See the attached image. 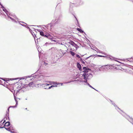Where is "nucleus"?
I'll use <instances>...</instances> for the list:
<instances>
[{
  "instance_id": "nucleus-8",
  "label": "nucleus",
  "mask_w": 133,
  "mask_h": 133,
  "mask_svg": "<svg viewBox=\"0 0 133 133\" xmlns=\"http://www.w3.org/2000/svg\"><path fill=\"white\" fill-rule=\"evenodd\" d=\"M11 127L10 126L9 128H6L5 127H1L0 128H4L5 129H6V130H7L9 131H10V130H11Z\"/></svg>"
},
{
  "instance_id": "nucleus-33",
  "label": "nucleus",
  "mask_w": 133,
  "mask_h": 133,
  "mask_svg": "<svg viewBox=\"0 0 133 133\" xmlns=\"http://www.w3.org/2000/svg\"><path fill=\"white\" fill-rule=\"evenodd\" d=\"M25 79V77H23L21 78V79Z\"/></svg>"
},
{
  "instance_id": "nucleus-22",
  "label": "nucleus",
  "mask_w": 133,
  "mask_h": 133,
  "mask_svg": "<svg viewBox=\"0 0 133 133\" xmlns=\"http://www.w3.org/2000/svg\"><path fill=\"white\" fill-rule=\"evenodd\" d=\"M72 45H73V46H74L75 47H76L77 46V45L75 43H74V42L73 43Z\"/></svg>"
},
{
  "instance_id": "nucleus-9",
  "label": "nucleus",
  "mask_w": 133,
  "mask_h": 133,
  "mask_svg": "<svg viewBox=\"0 0 133 133\" xmlns=\"http://www.w3.org/2000/svg\"><path fill=\"white\" fill-rule=\"evenodd\" d=\"M77 66L79 70H81V66L80 64L78 63H77Z\"/></svg>"
},
{
  "instance_id": "nucleus-31",
  "label": "nucleus",
  "mask_w": 133,
  "mask_h": 133,
  "mask_svg": "<svg viewBox=\"0 0 133 133\" xmlns=\"http://www.w3.org/2000/svg\"><path fill=\"white\" fill-rule=\"evenodd\" d=\"M97 56H98V57H104V56H102V55H97Z\"/></svg>"
},
{
  "instance_id": "nucleus-36",
  "label": "nucleus",
  "mask_w": 133,
  "mask_h": 133,
  "mask_svg": "<svg viewBox=\"0 0 133 133\" xmlns=\"http://www.w3.org/2000/svg\"><path fill=\"white\" fill-rule=\"evenodd\" d=\"M5 121V120H4V122L3 123V124H4V122Z\"/></svg>"
},
{
  "instance_id": "nucleus-4",
  "label": "nucleus",
  "mask_w": 133,
  "mask_h": 133,
  "mask_svg": "<svg viewBox=\"0 0 133 133\" xmlns=\"http://www.w3.org/2000/svg\"><path fill=\"white\" fill-rule=\"evenodd\" d=\"M59 21V19L57 18L55 20H53L52 22V23L56 24L58 23Z\"/></svg>"
},
{
  "instance_id": "nucleus-28",
  "label": "nucleus",
  "mask_w": 133,
  "mask_h": 133,
  "mask_svg": "<svg viewBox=\"0 0 133 133\" xmlns=\"http://www.w3.org/2000/svg\"><path fill=\"white\" fill-rule=\"evenodd\" d=\"M48 35H47V34L46 35H44V36H44V37H45L47 38Z\"/></svg>"
},
{
  "instance_id": "nucleus-17",
  "label": "nucleus",
  "mask_w": 133,
  "mask_h": 133,
  "mask_svg": "<svg viewBox=\"0 0 133 133\" xmlns=\"http://www.w3.org/2000/svg\"><path fill=\"white\" fill-rule=\"evenodd\" d=\"M33 82H31L30 83L28 84V85L30 87H32V85L33 84Z\"/></svg>"
},
{
  "instance_id": "nucleus-13",
  "label": "nucleus",
  "mask_w": 133,
  "mask_h": 133,
  "mask_svg": "<svg viewBox=\"0 0 133 133\" xmlns=\"http://www.w3.org/2000/svg\"><path fill=\"white\" fill-rule=\"evenodd\" d=\"M48 82H49V83H50L51 84H57L56 83V82L49 81Z\"/></svg>"
},
{
  "instance_id": "nucleus-37",
  "label": "nucleus",
  "mask_w": 133,
  "mask_h": 133,
  "mask_svg": "<svg viewBox=\"0 0 133 133\" xmlns=\"http://www.w3.org/2000/svg\"><path fill=\"white\" fill-rule=\"evenodd\" d=\"M55 86V87H57V85H54Z\"/></svg>"
},
{
  "instance_id": "nucleus-45",
  "label": "nucleus",
  "mask_w": 133,
  "mask_h": 133,
  "mask_svg": "<svg viewBox=\"0 0 133 133\" xmlns=\"http://www.w3.org/2000/svg\"><path fill=\"white\" fill-rule=\"evenodd\" d=\"M0 81H1V80H0Z\"/></svg>"
},
{
  "instance_id": "nucleus-34",
  "label": "nucleus",
  "mask_w": 133,
  "mask_h": 133,
  "mask_svg": "<svg viewBox=\"0 0 133 133\" xmlns=\"http://www.w3.org/2000/svg\"><path fill=\"white\" fill-rule=\"evenodd\" d=\"M40 77L41 78L42 77H43L42 76H40Z\"/></svg>"
},
{
  "instance_id": "nucleus-26",
  "label": "nucleus",
  "mask_w": 133,
  "mask_h": 133,
  "mask_svg": "<svg viewBox=\"0 0 133 133\" xmlns=\"http://www.w3.org/2000/svg\"><path fill=\"white\" fill-rule=\"evenodd\" d=\"M43 85H46V86H47L48 85H49L50 84H43Z\"/></svg>"
},
{
  "instance_id": "nucleus-7",
  "label": "nucleus",
  "mask_w": 133,
  "mask_h": 133,
  "mask_svg": "<svg viewBox=\"0 0 133 133\" xmlns=\"http://www.w3.org/2000/svg\"><path fill=\"white\" fill-rule=\"evenodd\" d=\"M10 14L9 13V16L8 17H9L10 18L11 20H12V21H14V22H15V23H17V21H16V19H17V18H16V17L15 18V19H14L13 18H12V17H10Z\"/></svg>"
},
{
  "instance_id": "nucleus-11",
  "label": "nucleus",
  "mask_w": 133,
  "mask_h": 133,
  "mask_svg": "<svg viewBox=\"0 0 133 133\" xmlns=\"http://www.w3.org/2000/svg\"><path fill=\"white\" fill-rule=\"evenodd\" d=\"M10 125V122H6L4 124L5 126H8Z\"/></svg>"
},
{
  "instance_id": "nucleus-18",
  "label": "nucleus",
  "mask_w": 133,
  "mask_h": 133,
  "mask_svg": "<svg viewBox=\"0 0 133 133\" xmlns=\"http://www.w3.org/2000/svg\"><path fill=\"white\" fill-rule=\"evenodd\" d=\"M70 52L72 56H74L75 55V53L71 51H70Z\"/></svg>"
},
{
  "instance_id": "nucleus-41",
  "label": "nucleus",
  "mask_w": 133,
  "mask_h": 133,
  "mask_svg": "<svg viewBox=\"0 0 133 133\" xmlns=\"http://www.w3.org/2000/svg\"><path fill=\"white\" fill-rule=\"evenodd\" d=\"M9 13L10 14V16H11V15H10V13Z\"/></svg>"
},
{
  "instance_id": "nucleus-10",
  "label": "nucleus",
  "mask_w": 133,
  "mask_h": 133,
  "mask_svg": "<svg viewBox=\"0 0 133 133\" xmlns=\"http://www.w3.org/2000/svg\"><path fill=\"white\" fill-rule=\"evenodd\" d=\"M47 38L49 39H53V37L51 35L49 34H48V35Z\"/></svg>"
},
{
  "instance_id": "nucleus-30",
  "label": "nucleus",
  "mask_w": 133,
  "mask_h": 133,
  "mask_svg": "<svg viewBox=\"0 0 133 133\" xmlns=\"http://www.w3.org/2000/svg\"><path fill=\"white\" fill-rule=\"evenodd\" d=\"M44 85L43 86H44V88L45 89V88H46V87H47V88H48L49 87H48V86H46V85Z\"/></svg>"
},
{
  "instance_id": "nucleus-42",
  "label": "nucleus",
  "mask_w": 133,
  "mask_h": 133,
  "mask_svg": "<svg viewBox=\"0 0 133 133\" xmlns=\"http://www.w3.org/2000/svg\"><path fill=\"white\" fill-rule=\"evenodd\" d=\"M3 80V81H5V80Z\"/></svg>"
},
{
  "instance_id": "nucleus-19",
  "label": "nucleus",
  "mask_w": 133,
  "mask_h": 133,
  "mask_svg": "<svg viewBox=\"0 0 133 133\" xmlns=\"http://www.w3.org/2000/svg\"><path fill=\"white\" fill-rule=\"evenodd\" d=\"M60 51L62 54L63 56V55H64V54L65 53V52H64V51L62 50H60Z\"/></svg>"
},
{
  "instance_id": "nucleus-32",
  "label": "nucleus",
  "mask_w": 133,
  "mask_h": 133,
  "mask_svg": "<svg viewBox=\"0 0 133 133\" xmlns=\"http://www.w3.org/2000/svg\"><path fill=\"white\" fill-rule=\"evenodd\" d=\"M73 81H70L69 82H67V83H70L71 82H73Z\"/></svg>"
},
{
  "instance_id": "nucleus-27",
  "label": "nucleus",
  "mask_w": 133,
  "mask_h": 133,
  "mask_svg": "<svg viewBox=\"0 0 133 133\" xmlns=\"http://www.w3.org/2000/svg\"><path fill=\"white\" fill-rule=\"evenodd\" d=\"M95 56V55H91L90 56L88 57H87L86 58V59H88V58H89V57H92V56Z\"/></svg>"
},
{
  "instance_id": "nucleus-21",
  "label": "nucleus",
  "mask_w": 133,
  "mask_h": 133,
  "mask_svg": "<svg viewBox=\"0 0 133 133\" xmlns=\"http://www.w3.org/2000/svg\"><path fill=\"white\" fill-rule=\"evenodd\" d=\"M87 84L88 85L89 87H90L92 88L93 89H94L95 90H96L97 91H98L97 90H96L93 87H92L91 85H90L89 83H87Z\"/></svg>"
},
{
  "instance_id": "nucleus-12",
  "label": "nucleus",
  "mask_w": 133,
  "mask_h": 133,
  "mask_svg": "<svg viewBox=\"0 0 133 133\" xmlns=\"http://www.w3.org/2000/svg\"><path fill=\"white\" fill-rule=\"evenodd\" d=\"M22 22V23H23V24H20L21 25H22V26H25V27H26V26H27L26 24L25 23H24V22Z\"/></svg>"
},
{
  "instance_id": "nucleus-3",
  "label": "nucleus",
  "mask_w": 133,
  "mask_h": 133,
  "mask_svg": "<svg viewBox=\"0 0 133 133\" xmlns=\"http://www.w3.org/2000/svg\"><path fill=\"white\" fill-rule=\"evenodd\" d=\"M113 67L112 66H103L101 67L100 68L102 70L104 69L105 70H107L108 69H113Z\"/></svg>"
},
{
  "instance_id": "nucleus-15",
  "label": "nucleus",
  "mask_w": 133,
  "mask_h": 133,
  "mask_svg": "<svg viewBox=\"0 0 133 133\" xmlns=\"http://www.w3.org/2000/svg\"><path fill=\"white\" fill-rule=\"evenodd\" d=\"M77 29L78 31H79L80 32L83 33V31L80 29L77 28Z\"/></svg>"
},
{
  "instance_id": "nucleus-43",
  "label": "nucleus",
  "mask_w": 133,
  "mask_h": 133,
  "mask_svg": "<svg viewBox=\"0 0 133 133\" xmlns=\"http://www.w3.org/2000/svg\"><path fill=\"white\" fill-rule=\"evenodd\" d=\"M17 21L18 22H19L18 21V20H17Z\"/></svg>"
},
{
  "instance_id": "nucleus-5",
  "label": "nucleus",
  "mask_w": 133,
  "mask_h": 133,
  "mask_svg": "<svg viewBox=\"0 0 133 133\" xmlns=\"http://www.w3.org/2000/svg\"><path fill=\"white\" fill-rule=\"evenodd\" d=\"M126 118L133 125V119L128 116H127V117Z\"/></svg>"
},
{
  "instance_id": "nucleus-20",
  "label": "nucleus",
  "mask_w": 133,
  "mask_h": 133,
  "mask_svg": "<svg viewBox=\"0 0 133 133\" xmlns=\"http://www.w3.org/2000/svg\"><path fill=\"white\" fill-rule=\"evenodd\" d=\"M40 34L41 36H44V32L43 31H40Z\"/></svg>"
},
{
  "instance_id": "nucleus-35",
  "label": "nucleus",
  "mask_w": 133,
  "mask_h": 133,
  "mask_svg": "<svg viewBox=\"0 0 133 133\" xmlns=\"http://www.w3.org/2000/svg\"><path fill=\"white\" fill-rule=\"evenodd\" d=\"M61 85H63V83H61Z\"/></svg>"
},
{
  "instance_id": "nucleus-39",
  "label": "nucleus",
  "mask_w": 133,
  "mask_h": 133,
  "mask_svg": "<svg viewBox=\"0 0 133 133\" xmlns=\"http://www.w3.org/2000/svg\"><path fill=\"white\" fill-rule=\"evenodd\" d=\"M11 132H12V133H13V132H12V131H11Z\"/></svg>"
},
{
  "instance_id": "nucleus-2",
  "label": "nucleus",
  "mask_w": 133,
  "mask_h": 133,
  "mask_svg": "<svg viewBox=\"0 0 133 133\" xmlns=\"http://www.w3.org/2000/svg\"><path fill=\"white\" fill-rule=\"evenodd\" d=\"M24 89V88H21L19 90H17V91H15V90H14V89H13L12 90H11V91L13 93V92H14V94H15V92H16V94H17L18 92H23L24 91V90L23 89ZM14 96L15 100L16 102V105L15 106H10L9 107V108H8V112H7L8 114V112H9V109L10 108H16V107H17V105L18 104V101H17V100L16 99V98L14 94Z\"/></svg>"
},
{
  "instance_id": "nucleus-24",
  "label": "nucleus",
  "mask_w": 133,
  "mask_h": 133,
  "mask_svg": "<svg viewBox=\"0 0 133 133\" xmlns=\"http://www.w3.org/2000/svg\"><path fill=\"white\" fill-rule=\"evenodd\" d=\"M31 32H30L31 33V34L35 38V37L36 36V35L35 34H33L32 32H31Z\"/></svg>"
},
{
  "instance_id": "nucleus-44",
  "label": "nucleus",
  "mask_w": 133,
  "mask_h": 133,
  "mask_svg": "<svg viewBox=\"0 0 133 133\" xmlns=\"http://www.w3.org/2000/svg\"><path fill=\"white\" fill-rule=\"evenodd\" d=\"M25 109H27V108H26Z\"/></svg>"
},
{
  "instance_id": "nucleus-1",
  "label": "nucleus",
  "mask_w": 133,
  "mask_h": 133,
  "mask_svg": "<svg viewBox=\"0 0 133 133\" xmlns=\"http://www.w3.org/2000/svg\"><path fill=\"white\" fill-rule=\"evenodd\" d=\"M83 69L84 70L83 71L84 74L81 76V79L80 78L79 79V80H78V81L84 82L86 83L87 82V79H90L92 77V76L91 74L88 71L90 70V69H87V68L85 67H84Z\"/></svg>"
},
{
  "instance_id": "nucleus-25",
  "label": "nucleus",
  "mask_w": 133,
  "mask_h": 133,
  "mask_svg": "<svg viewBox=\"0 0 133 133\" xmlns=\"http://www.w3.org/2000/svg\"><path fill=\"white\" fill-rule=\"evenodd\" d=\"M26 27L27 28L29 29V30L30 31V32H31L32 31V30H31L30 28L28 26H27V25L26 26Z\"/></svg>"
},
{
  "instance_id": "nucleus-40",
  "label": "nucleus",
  "mask_w": 133,
  "mask_h": 133,
  "mask_svg": "<svg viewBox=\"0 0 133 133\" xmlns=\"http://www.w3.org/2000/svg\"><path fill=\"white\" fill-rule=\"evenodd\" d=\"M47 43H45V44H47Z\"/></svg>"
},
{
  "instance_id": "nucleus-23",
  "label": "nucleus",
  "mask_w": 133,
  "mask_h": 133,
  "mask_svg": "<svg viewBox=\"0 0 133 133\" xmlns=\"http://www.w3.org/2000/svg\"><path fill=\"white\" fill-rule=\"evenodd\" d=\"M112 104L115 107L116 106V107H117V108H118L117 107V106L114 103L112 102Z\"/></svg>"
},
{
  "instance_id": "nucleus-38",
  "label": "nucleus",
  "mask_w": 133,
  "mask_h": 133,
  "mask_svg": "<svg viewBox=\"0 0 133 133\" xmlns=\"http://www.w3.org/2000/svg\"><path fill=\"white\" fill-rule=\"evenodd\" d=\"M104 55H107V54H104Z\"/></svg>"
},
{
  "instance_id": "nucleus-16",
  "label": "nucleus",
  "mask_w": 133,
  "mask_h": 133,
  "mask_svg": "<svg viewBox=\"0 0 133 133\" xmlns=\"http://www.w3.org/2000/svg\"><path fill=\"white\" fill-rule=\"evenodd\" d=\"M127 60H128L130 62H131L132 61L133 59L132 58H129L128 59H126Z\"/></svg>"
},
{
  "instance_id": "nucleus-14",
  "label": "nucleus",
  "mask_w": 133,
  "mask_h": 133,
  "mask_svg": "<svg viewBox=\"0 0 133 133\" xmlns=\"http://www.w3.org/2000/svg\"><path fill=\"white\" fill-rule=\"evenodd\" d=\"M55 87L54 85H52L51 86L49 87L48 88L46 87V88H45V89H50L51 88H52V87Z\"/></svg>"
},
{
  "instance_id": "nucleus-6",
  "label": "nucleus",
  "mask_w": 133,
  "mask_h": 133,
  "mask_svg": "<svg viewBox=\"0 0 133 133\" xmlns=\"http://www.w3.org/2000/svg\"><path fill=\"white\" fill-rule=\"evenodd\" d=\"M3 10L6 13V14L9 17V12L7 11V10L6 9H5L4 8V9H3Z\"/></svg>"
},
{
  "instance_id": "nucleus-29",
  "label": "nucleus",
  "mask_w": 133,
  "mask_h": 133,
  "mask_svg": "<svg viewBox=\"0 0 133 133\" xmlns=\"http://www.w3.org/2000/svg\"><path fill=\"white\" fill-rule=\"evenodd\" d=\"M76 57H77L78 58H80V56H79L78 55H76Z\"/></svg>"
}]
</instances>
